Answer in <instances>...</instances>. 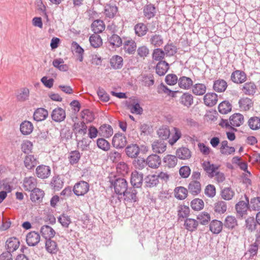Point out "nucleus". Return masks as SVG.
Masks as SVG:
<instances>
[{
	"instance_id": "cd10ccee",
	"label": "nucleus",
	"mask_w": 260,
	"mask_h": 260,
	"mask_svg": "<svg viewBox=\"0 0 260 260\" xmlns=\"http://www.w3.org/2000/svg\"><path fill=\"white\" fill-rule=\"evenodd\" d=\"M136 43L132 40L126 41L123 43V49L128 54H134L136 50Z\"/></svg>"
},
{
	"instance_id": "a18cd8bd",
	"label": "nucleus",
	"mask_w": 260,
	"mask_h": 260,
	"mask_svg": "<svg viewBox=\"0 0 260 260\" xmlns=\"http://www.w3.org/2000/svg\"><path fill=\"white\" fill-rule=\"evenodd\" d=\"M149 42L153 46L159 47L163 44L164 39L160 35L154 34L151 36Z\"/></svg>"
},
{
	"instance_id": "6ab92c4d",
	"label": "nucleus",
	"mask_w": 260,
	"mask_h": 260,
	"mask_svg": "<svg viewBox=\"0 0 260 260\" xmlns=\"http://www.w3.org/2000/svg\"><path fill=\"white\" fill-rule=\"evenodd\" d=\"M138 192L135 187L127 188L125 192L122 194L125 197L124 200L128 202H135L137 201Z\"/></svg>"
},
{
	"instance_id": "0eeeda50",
	"label": "nucleus",
	"mask_w": 260,
	"mask_h": 260,
	"mask_svg": "<svg viewBox=\"0 0 260 260\" xmlns=\"http://www.w3.org/2000/svg\"><path fill=\"white\" fill-rule=\"evenodd\" d=\"M37 177L41 179H46L51 174V169L49 166L41 165L38 166L36 169Z\"/></svg>"
},
{
	"instance_id": "8fccbe9b",
	"label": "nucleus",
	"mask_w": 260,
	"mask_h": 260,
	"mask_svg": "<svg viewBox=\"0 0 260 260\" xmlns=\"http://www.w3.org/2000/svg\"><path fill=\"white\" fill-rule=\"evenodd\" d=\"M227 209L226 203L219 201L214 204V211L219 214H223L225 213Z\"/></svg>"
},
{
	"instance_id": "f704fd0d",
	"label": "nucleus",
	"mask_w": 260,
	"mask_h": 260,
	"mask_svg": "<svg viewBox=\"0 0 260 260\" xmlns=\"http://www.w3.org/2000/svg\"><path fill=\"white\" fill-rule=\"evenodd\" d=\"M51 239L46 240L45 248L49 253H56L58 250L57 244L55 241L51 240Z\"/></svg>"
},
{
	"instance_id": "e2e57ef3",
	"label": "nucleus",
	"mask_w": 260,
	"mask_h": 260,
	"mask_svg": "<svg viewBox=\"0 0 260 260\" xmlns=\"http://www.w3.org/2000/svg\"><path fill=\"white\" fill-rule=\"evenodd\" d=\"M81 155L80 152L77 150L72 151L70 152L69 161L71 165H74L78 162L80 159Z\"/></svg>"
},
{
	"instance_id": "c756f323",
	"label": "nucleus",
	"mask_w": 260,
	"mask_h": 260,
	"mask_svg": "<svg viewBox=\"0 0 260 260\" xmlns=\"http://www.w3.org/2000/svg\"><path fill=\"white\" fill-rule=\"evenodd\" d=\"M99 134L100 136L104 137L109 138L113 134V128L111 125L104 124L100 127Z\"/></svg>"
},
{
	"instance_id": "4c0bfd02",
	"label": "nucleus",
	"mask_w": 260,
	"mask_h": 260,
	"mask_svg": "<svg viewBox=\"0 0 260 260\" xmlns=\"http://www.w3.org/2000/svg\"><path fill=\"white\" fill-rule=\"evenodd\" d=\"M174 192V196L177 199L182 200L187 197L188 190L184 187L179 186L175 188Z\"/></svg>"
},
{
	"instance_id": "423d86ee",
	"label": "nucleus",
	"mask_w": 260,
	"mask_h": 260,
	"mask_svg": "<svg viewBox=\"0 0 260 260\" xmlns=\"http://www.w3.org/2000/svg\"><path fill=\"white\" fill-rule=\"evenodd\" d=\"M125 152L128 157L136 158L140 153V148L137 144L132 143L125 147Z\"/></svg>"
},
{
	"instance_id": "5701e85b",
	"label": "nucleus",
	"mask_w": 260,
	"mask_h": 260,
	"mask_svg": "<svg viewBox=\"0 0 260 260\" xmlns=\"http://www.w3.org/2000/svg\"><path fill=\"white\" fill-rule=\"evenodd\" d=\"M123 62L122 57L117 55H113L110 60L111 67L114 70L121 69L123 64Z\"/></svg>"
},
{
	"instance_id": "7c9ffc66",
	"label": "nucleus",
	"mask_w": 260,
	"mask_h": 260,
	"mask_svg": "<svg viewBox=\"0 0 260 260\" xmlns=\"http://www.w3.org/2000/svg\"><path fill=\"white\" fill-rule=\"evenodd\" d=\"M199 225V221L193 218H186L184 223V226L187 231L190 232L195 231Z\"/></svg>"
},
{
	"instance_id": "a19ab883",
	"label": "nucleus",
	"mask_w": 260,
	"mask_h": 260,
	"mask_svg": "<svg viewBox=\"0 0 260 260\" xmlns=\"http://www.w3.org/2000/svg\"><path fill=\"white\" fill-rule=\"evenodd\" d=\"M218 109L220 114H228L231 111L232 105L229 101H224L219 104Z\"/></svg>"
},
{
	"instance_id": "bf43d9fd",
	"label": "nucleus",
	"mask_w": 260,
	"mask_h": 260,
	"mask_svg": "<svg viewBox=\"0 0 260 260\" xmlns=\"http://www.w3.org/2000/svg\"><path fill=\"white\" fill-rule=\"evenodd\" d=\"M246 228L252 232L256 229L257 222L253 217H249L245 221Z\"/></svg>"
},
{
	"instance_id": "0e129e2a",
	"label": "nucleus",
	"mask_w": 260,
	"mask_h": 260,
	"mask_svg": "<svg viewBox=\"0 0 260 260\" xmlns=\"http://www.w3.org/2000/svg\"><path fill=\"white\" fill-rule=\"evenodd\" d=\"M164 52L167 56H171L177 52V47L173 44H168L164 47Z\"/></svg>"
},
{
	"instance_id": "680f3d73",
	"label": "nucleus",
	"mask_w": 260,
	"mask_h": 260,
	"mask_svg": "<svg viewBox=\"0 0 260 260\" xmlns=\"http://www.w3.org/2000/svg\"><path fill=\"white\" fill-rule=\"evenodd\" d=\"M190 206L193 210L199 211L204 208V204L202 200L195 199L191 202Z\"/></svg>"
},
{
	"instance_id": "f3484780",
	"label": "nucleus",
	"mask_w": 260,
	"mask_h": 260,
	"mask_svg": "<svg viewBox=\"0 0 260 260\" xmlns=\"http://www.w3.org/2000/svg\"><path fill=\"white\" fill-rule=\"evenodd\" d=\"M238 104L239 110L241 112H244L249 110L252 107L253 103L249 98H243L239 100Z\"/></svg>"
},
{
	"instance_id": "bb28decb",
	"label": "nucleus",
	"mask_w": 260,
	"mask_h": 260,
	"mask_svg": "<svg viewBox=\"0 0 260 260\" xmlns=\"http://www.w3.org/2000/svg\"><path fill=\"white\" fill-rule=\"evenodd\" d=\"M223 223L218 220H213L209 224L210 231L214 234H218L220 233L223 228Z\"/></svg>"
},
{
	"instance_id": "9d476101",
	"label": "nucleus",
	"mask_w": 260,
	"mask_h": 260,
	"mask_svg": "<svg viewBox=\"0 0 260 260\" xmlns=\"http://www.w3.org/2000/svg\"><path fill=\"white\" fill-rule=\"evenodd\" d=\"M40 241V236L39 234L35 231H32L28 233L26 237V241L28 245L34 246L37 245Z\"/></svg>"
},
{
	"instance_id": "a878e982",
	"label": "nucleus",
	"mask_w": 260,
	"mask_h": 260,
	"mask_svg": "<svg viewBox=\"0 0 260 260\" xmlns=\"http://www.w3.org/2000/svg\"><path fill=\"white\" fill-rule=\"evenodd\" d=\"M241 89L245 94L253 95L256 92V86L253 82H246L244 84Z\"/></svg>"
},
{
	"instance_id": "09e8293b",
	"label": "nucleus",
	"mask_w": 260,
	"mask_h": 260,
	"mask_svg": "<svg viewBox=\"0 0 260 260\" xmlns=\"http://www.w3.org/2000/svg\"><path fill=\"white\" fill-rule=\"evenodd\" d=\"M90 45L93 48L100 47L102 45V39L98 34H93L89 38Z\"/></svg>"
},
{
	"instance_id": "37998d69",
	"label": "nucleus",
	"mask_w": 260,
	"mask_h": 260,
	"mask_svg": "<svg viewBox=\"0 0 260 260\" xmlns=\"http://www.w3.org/2000/svg\"><path fill=\"white\" fill-rule=\"evenodd\" d=\"M237 225V220L235 217L229 215L225 218L224 221V225L226 228L229 230H232Z\"/></svg>"
},
{
	"instance_id": "2eb2a0df",
	"label": "nucleus",
	"mask_w": 260,
	"mask_h": 260,
	"mask_svg": "<svg viewBox=\"0 0 260 260\" xmlns=\"http://www.w3.org/2000/svg\"><path fill=\"white\" fill-rule=\"evenodd\" d=\"M156 73L159 76H164L169 69V64L166 61H159L155 68Z\"/></svg>"
},
{
	"instance_id": "b1692460",
	"label": "nucleus",
	"mask_w": 260,
	"mask_h": 260,
	"mask_svg": "<svg viewBox=\"0 0 260 260\" xmlns=\"http://www.w3.org/2000/svg\"><path fill=\"white\" fill-rule=\"evenodd\" d=\"M37 179L33 177L25 178L23 182V187L25 190L31 191L37 188Z\"/></svg>"
},
{
	"instance_id": "473e14b6",
	"label": "nucleus",
	"mask_w": 260,
	"mask_h": 260,
	"mask_svg": "<svg viewBox=\"0 0 260 260\" xmlns=\"http://www.w3.org/2000/svg\"><path fill=\"white\" fill-rule=\"evenodd\" d=\"M179 102L184 106L189 107L193 104V96L188 92L184 93L180 97Z\"/></svg>"
},
{
	"instance_id": "f257e3e1",
	"label": "nucleus",
	"mask_w": 260,
	"mask_h": 260,
	"mask_svg": "<svg viewBox=\"0 0 260 260\" xmlns=\"http://www.w3.org/2000/svg\"><path fill=\"white\" fill-rule=\"evenodd\" d=\"M111 186H113L115 192L119 195H122L125 192L128 188V183L124 178L114 177L113 179H110Z\"/></svg>"
},
{
	"instance_id": "de8ad7c7",
	"label": "nucleus",
	"mask_w": 260,
	"mask_h": 260,
	"mask_svg": "<svg viewBox=\"0 0 260 260\" xmlns=\"http://www.w3.org/2000/svg\"><path fill=\"white\" fill-rule=\"evenodd\" d=\"M157 133L161 140H167L170 136V130L167 126L164 125L158 129Z\"/></svg>"
},
{
	"instance_id": "58836bf2",
	"label": "nucleus",
	"mask_w": 260,
	"mask_h": 260,
	"mask_svg": "<svg viewBox=\"0 0 260 260\" xmlns=\"http://www.w3.org/2000/svg\"><path fill=\"white\" fill-rule=\"evenodd\" d=\"M127 106L132 113L142 114L143 112V109L137 100H132L129 102Z\"/></svg>"
},
{
	"instance_id": "c03bdc74",
	"label": "nucleus",
	"mask_w": 260,
	"mask_h": 260,
	"mask_svg": "<svg viewBox=\"0 0 260 260\" xmlns=\"http://www.w3.org/2000/svg\"><path fill=\"white\" fill-rule=\"evenodd\" d=\"M230 122L233 126H239L244 122L243 115H232L230 117Z\"/></svg>"
},
{
	"instance_id": "79ce46f5",
	"label": "nucleus",
	"mask_w": 260,
	"mask_h": 260,
	"mask_svg": "<svg viewBox=\"0 0 260 260\" xmlns=\"http://www.w3.org/2000/svg\"><path fill=\"white\" fill-rule=\"evenodd\" d=\"M166 166L169 168H174L177 164V156L173 155H167L164 158Z\"/></svg>"
},
{
	"instance_id": "a211bd4d",
	"label": "nucleus",
	"mask_w": 260,
	"mask_h": 260,
	"mask_svg": "<svg viewBox=\"0 0 260 260\" xmlns=\"http://www.w3.org/2000/svg\"><path fill=\"white\" fill-rule=\"evenodd\" d=\"M42 237L46 240L54 237L56 232L51 226L48 225H43L40 229Z\"/></svg>"
},
{
	"instance_id": "39448f33",
	"label": "nucleus",
	"mask_w": 260,
	"mask_h": 260,
	"mask_svg": "<svg viewBox=\"0 0 260 260\" xmlns=\"http://www.w3.org/2000/svg\"><path fill=\"white\" fill-rule=\"evenodd\" d=\"M231 80L235 83L242 84L246 81L247 75L244 71L236 70L231 74Z\"/></svg>"
},
{
	"instance_id": "412c9836",
	"label": "nucleus",
	"mask_w": 260,
	"mask_h": 260,
	"mask_svg": "<svg viewBox=\"0 0 260 260\" xmlns=\"http://www.w3.org/2000/svg\"><path fill=\"white\" fill-rule=\"evenodd\" d=\"M143 14L147 19L154 17L156 14V8L152 4L146 5L143 8Z\"/></svg>"
},
{
	"instance_id": "49530a36",
	"label": "nucleus",
	"mask_w": 260,
	"mask_h": 260,
	"mask_svg": "<svg viewBox=\"0 0 260 260\" xmlns=\"http://www.w3.org/2000/svg\"><path fill=\"white\" fill-rule=\"evenodd\" d=\"M158 176L156 175L147 176L145 179L146 186L148 187H153L158 183Z\"/></svg>"
},
{
	"instance_id": "c9c22d12",
	"label": "nucleus",
	"mask_w": 260,
	"mask_h": 260,
	"mask_svg": "<svg viewBox=\"0 0 260 260\" xmlns=\"http://www.w3.org/2000/svg\"><path fill=\"white\" fill-rule=\"evenodd\" d=\"M227 86V82L224 80L218 79L214 82L213 88L215 91L222 92L225 90Z\"/></svg>"
},
{
	"instance_id": "052dcab7",
	"label": "nucleus",
	"mask_w": 260,
	"mask_h": 260,
	"mask_svg": "<svg viewBox=\"0 0 260 260\" xmlns=\"http://www.w3.org/2000/svg\"><path fill=\"white\" fill-rule=\"evenodd\" d=\"M248 125L253 130H256L260 128V118L257 117H251L248 120Z\"/></svg>"
},
{
	"instance_id": "1a4fd4ad",
	"label": "nucleus",
	"mask_w": 260,
	"mask_h": 260,
	"mask_svg": "<svg viewBox=\"0 0 260 260\" xmlns=\"http://www.w3.org/2000/svg\"><path fill=\"white\" fill-rule=\"evenodd\" d=\"M143 175L138 172H133L131 174V183L133 187L140 188L142 185Z\"/></svg>"
},
{
	"instance_id": "e433bc0d",
	"label": "nucleus",
	"mask_w": 260,
	"mask_h": 260,
	"mask_svg": "<svg viewBox=\"0 0 260 260\" xmlns=\"http://www.w3.org/2000/svg\"><path fill=\"white\" fill-rule=\"evenodd\" d=\"M34 128L32 124L28 121H24L21 123L20 126V130L24 135L30 134Z\"/></svg>"
},
{
	"instance_id": "20e7f679",
	"label": "nucleus",
	"mask_w": 260,
	"mask_h": 260,
	"mask_svg": "<svg viewBox=\"0 0 260 260\" xmlns=\"http://www.w3.org/2000/svg\"><path fill=\"white\" fill-rule=\"evenodd\" d=\"M127 143L126 137L120 133L115 134L112 139V145L117 149L124 147Z\"/></svg>"
},
{
	"instance_id": "ddd939ff",
	"label": "nucleus",
	"mask_w": 260,
	"mask_h": 260,
	"mask_svg": "<svg viewBox=\"0 0 260 260\" xmlns=\"http://www.w3.org/2000/svg\"><path fill=\"white\" fill-rule=\"evenodd\" d=\"M19 246V241L16 238H10L8 239L6 242V248L7 250L6 252H11L15 251Z\"/></svg>"
},
{
	"instance_id": "3c124183",
	"label": "nucleus",
	"mask_w": 260,
	"mask_h": 260,
	"mask_svg": "<svg viewBox=\"0 0 260 260\" xmlns=\"http://www.w3.org/2000/svg\"><path fill=\"white\" fill-rule=\"evenodd\" d=\"M50 184L54 190H59L63 187V182L58 176H54L52 179Z\"/></svg>"
},
{
	"instance_id": "9b49d317",
	"label": "nucleus",
	"mask_w": 260,
	"mask_h": 260,
	"mask_svg": "<svg viewBox=\"0 0 260 260\" xmlns=\"http://www.w3.org/2000/svg\"><path fill=\"white\" fill-rule=\"evenodd\" d=\"M151 147L154 152L162 153L166 150L167 143L163 140H157L152 143Z\"/></svg>"
},
{
	"instance_id": "f8f14e48",
	"label": "nucleus",
	"mask_w": 260,
	"mask_h": 260,
	"mask_svg": "<svg viewBox=\"0 0 260 260\" xmlns=\"http://www.w3.org/2000/svg\"><path fill=\"white\" fill-rule=\"evenodd\" d=\"M87 127L84 121L80 122L75 123L74 131L76 135V138L80 136H83L86 134Z\"/></svg>"
},
{
	"instance_id": "2f4dec72",
	"label": "nucleus",
	"mask_w": 260,
	"mask_h": 260,
	"mask_svg": "<svg viewBox=\"0 0 260 260\" xmlns=\"http://www.w3.org/2000/svg\"><path fill=\"white\" fill-rule=\"evenodd\" d=\"M92 31L95 34L102 32L105 28V25L103 20L97 19L94 20L91 25Z\"/></svg>"
},
{
	"instance_id": "4be33fe9",
	"label": "nucleus",
	"mask_w": 260,
	"mask_h": 260,
	"mask_svg": "<svg viewBox=\"0 0 260 260\" xmlns=\"http://www.w3.org/2000/svg\"><path fill=\"white\" fill-rule=\"evenodd\" d=\"M147 165L151 168H157L161 164L160 157L156 154H151L146 159Z\"/></svg>"
},
{
	"instance_id": "338daca9",
	"label": "nucleus",
	"mask_w": 260,
	"mask_h": 260,
	"mask_svg": "<svg viewBox=\"0 0 260 260\" xmlns=\"http://www.w3.org/2000/svg\"><path fill=\"white\" fill-rule=\"evenodd\" d=\"M190 212L189 208L185 205H182L179 207V209L178 211V215L179 218H186L187 217Z\"/></svg>"
},
{
	"instance_id": "69168bd1",
	"label": "nucleus",
	"mask_w": 260,
	"mask_h": 260,
	"mask_svg": "<svg viewBox=\"0 0 260 260\" xmlns=\"http://www.w3.org/2000/svg\"><path fill=\"white\" fill-rule=\"evenodd\" d=\"M197 219L201 224L206 225L210 220V215L207 212H203L198 215Z\"/></svg>"
},
{
	"instance_id": "7ed1b4c3",
	"label": "nucleus",
	"mask_w": 260,
	"mask_h": 260,
	"mask_svg": "<svg viewBox=\"0 0 260 260\" xmlns=\"http://www.w3.org/2000/svg\"><path fill=\"white\" fill-rule=\"evenodd\" d=\"M89 190V184L84 181H80L74 186L73 191L77 196H82L87 193Z\"/></svg>"
},
{
	"instance_id": "864d4df0",
	"label": "nucleus",
	"mask_w": 260,
	"mask_h": 260,
	"mask_svg": "<svg viewBox=\"0 0 260 260\" xmlns=\"http://www.w3.org/2000/svg\"><path fill=\"white\" fill-rule=\"evenodd\" d=\"M178 91H174L170 90L162 83L159 85L158 88V92L159 93L163 92L172 97H175L176 96V94L178 93Z\"/></svg>"
},
{
	"instance_id": "393cba45",
	"label": "nucleus",
	"mask_w": 260,
	"mask_h": 260,
	"mask_svg": "<svg viewBox=\"0 0 260 260\" xmlns=\"http://www.w3.org/2000/svg\"><path fill=\"white\" fill-rule=\"evenodd\" d=\"M178 83L180 88L186 90L190 89L193 84L191 78L183 76L179 78Z\"/></svg>"
},
{
	"instance_id": "603ef678",
	"label": "nucleus",
	"mask_w": 260,
	"mask_h": 260,
	"mask_svg": "<svg viewBox=\"0 0 260 260\" xmlns=\"http://www.w3.org/2000/svg\"><path fill=\"white\" fill-rule=\"evenodd\" d=\"M108 41L111 45L116 48L119 47L122 44L121 38L116 34H113L109 38Z\"/></svg>"
},
{
	"instance_id": "dca6fc26",
	"label": "nucleus",
	"mask_w": 260,
	"mask_h": 260,
	"mask_svg": "<svg viewBox=\"0 0 260 260\" xmlns=\"http://www.w3.org/2000/svg\"><path fill=\"white\" fill-rule=\"evenodd\" d=\"M44 192L41 189L36 188L31 191L30 200L32 202L40 203L42 202L44 196Z\"/></svg>"
},
{
	"instance_id": "ea45409f",
	"label": "nucleus",
	"mask_w": 260,
	"mask_h": 260,
	"mask_svg": "<svg viewBox=\"0 0 260 260\" xmlns=\"http://www.w3.org/2000/svg\"><path fill=\"white\" fill-rule=\"evenodd\" d=\"M24 165L28 169H31L38 163L36 157L33 155H27L24 161Z\"/></svg>"
},
{
	"instance_id": "6e6d98bb",
	"label": "nucleus",
	"mask_w": 260,
	"mask_h": 260,
	"mask_svg": "<svg viewBox=\"0 0 260 260\" xmlns=\"http://www.w3.org/2000/svg\"><path fill=\"white\" fill-rule=\"evenodd\" d=\"M72 47L74 48L75 52L78 54V60L81 62L83 59L84 49L76 42H73L72 44Z\"/></svg>"
},
{
	"instance_id": "774afa93",
	"label": "nucleus",
	"mask_w": 260,
	"mask_h": 260,
	"mask_svg": "<svg viewBox=\"0 0 260 260\" xmlns=\"http://www.w3.org/2000/svg\"><path fill=\"white\" fill-rule=\"evenodd\" d=\"M178 78L174 74H168L165 78V82L169 85H174L178 82Z\"/></svg>"
},
{
	"instance_id": "aec40b11",
	"label": "nucleus",
	"mask_w": 260,
	"mask_h": 260,
	"mask_svg": "<svg viewBox=\"0 0 260 260\" xmlns=\"http://www.w3.org/2000/svg\"><path fill=\"white\" fill-rule=\"evenodd\" d=\"M176 155L179 159L185 160L191 157V152L188 148L182 147L177 149Z\"/></svg>"
},
{
	"instance_id": "6e6552de",
	"label": "nucleus",
	"mask_w": 260,
	"mask_h": 260,
	"mask_svg": "<svg viewBox=\"0 0 260 260\" xmlns=\"http://www.w3.org/2000/svg\"><path fill=\"white\" fill-rule=\"evenodd\" d=\"M202 167L207 173L209 178L214 177V175L219 169V166L211 164L209 161H204L202 164Z\"/></svg>"
},
{
	"instance_id": "4468645a",
	"label": "nucleus",
	"mask_w": 260,
	"mask_h": 260,
	"mask_svg": "<svg viewBox=\"0 0 260 260\" xmlns=\"http://www.w3.org/2000/svg\"><path fill=\"white\" fill-rule=\"evenodd\" d=\"M118 12V7L115 5L106 4L104 7V14L106 17L113 18Z\"/></svg>"
},
{
	"instance_id": "72a5a7b5",
	"label": "nucleus",
	"mask_w": 260,
	"mask_h": 260,
	"mask_svg": "<svg viewBox=\"0 0 260 260\" xmlns=\"http://www.w3.org/2000/svg\"><path fill=\"white\" fill-rule=\"evenodd\" d=\"M188 188L190 193L193 195H197L201 192V184L197 180H193L188 184Z\"/></svg>"
},
{
	"instance_id": "4d7b16f0",
	"label": "nucleus",
	"mask_w": 260,
	"mask_h": 260,
	"mask_svg": "<svg viewBox=\"0 0 260 260\" xmlns=\"http://www.w3.org/2000/svg\"><path fill=\"white\" fill-rule=\"evenodd\" d=\"M234 194V191L230 187L224 188L222 190L221 192L222 198L228 201L231 200Z\"/></svg>"
},
{
	"instance_id": "c85d7f7f",
	"label": "nucleus",
	"mask_w": 260,
	"mask_h": 260,
	"mask_svg": "<svg viewBox=\"0 0 260 260\" xmlns=\"http://www.w3.org/2000/svg\"><path fill=\"white\" fill-rule=\"evenodd\" d=\"M134 30L135 34L137 36L142 37L146 35L148 31V28L144 23L140 22L134 26Z\"/></svg>"
},
{
	"instance_id": "5fc2aeb1",
	"label": "nucleus",
	"mask_w": 260,
	"mask_h": 260,
	"mask_svg": "<svg viewBox=\"0 0 260 260\" xmlns=\"http://www.w3.org/2000/svg\"><path fill=\"white\" fill-rule=\"evenodd\" d=\"M206 91V87L204 84H196L192 87V92L196 95H203Z\"/></svg>"
},
{
	"instance_id": "f03ea898",
	"label": "nucleus",
	"mask_w": 260,
	"mask_h": 260,
	"mask_svg": "<svg viewBox=\"0 0 260 260\" xmlns=\"http://www.w3.org/2000/svg\"><path fill=\"white\" fill-rule=\"evenodd\" d=\"M246 201H241L235 205V209L237 216L242 218L247 215V210L249 208V202L248 197L245 196Z\"/></svg>"
},
{
	"instance_id": "13d9d810",
	"label": "nucleus",
	"mask_w": 260,
	"mask_h": 260,
	"mask_svg": "<svg viewBox=\"0 0 260 260\" xmlns=\"http://www.w3.org/2000/svg\"><path fill=\"white\" fill-rule=\"evenodd\" d=\"M165 54L164 51L157 48L153 50L152 58L156 61H162V59L164 58Z\"/></svg>"
}]
</instances>
